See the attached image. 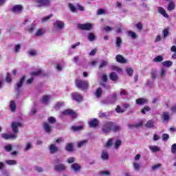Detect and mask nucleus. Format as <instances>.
I'll return each mask as SVG.
<instances>
[{"instance_id":"obj_1","label":"nucleus","mask_w":176,"mask_h":176,"mask_svg":"<svg viewBox=\"0 0 176 176\" xmlns=\"http://www.w3.org/2000/svg\"><path fill=\"white\" fill-rule=\"evenodd\" d=\"M19 127H23V124L21 122H12L11 124V129L13 133H2L1 135V138L3 140H16L17 138V135L19 133Z\"/></svg>"},{"instance_id":"obj_2","label":"nucleus","mask_w":176,"mask_h":176,"mask_svg":"<svg viewBox=\"0 0 176 176\" xmlns=\"http://www.w3.org/2000/svg\"><path fill=\"white\" fill-rule=\"evenodd\" d=\"M120 126L115 124V123L111 121L104 122L102 126V131L103 134H109L111 131L118 133V131H120Z\"/></svg>"},{"instance_id":"obj_3","label":"nucleus","mask_w":176,"mask_h":176,"mask_svg":"<svg viewBox=\"0 0 176 176\" xmlns=\"http://www.w3.org/2000/svg\"><path fill=\"white\" fill-rule=\"evenodd\" d=\"M76 87L81 90H86L89 87V82L80 79H76L75 82Z\"/></svg>"},{"instance_id":"obj_4","label":"nucleus","mask_w":176,"mask_h":176,"mask_svg":"<svg viewBox=\"0 0 176 176\" xmlns=\"http://www.w3.org/2000/svg\"><path fill=\"white\" fill-rule=\"evenodd\" d=\"M116 101H118V95H116V93H113L110 95V98L109 99L102 100V104L111 105L112 104H115Z\"/></svg>"},{"instance_id":"obj_5","label":"nucleus","mask_w":176,"mask_h":176,"mask_svg":"<svg viewBox=\"0 0 176 176\" xmlns=\"http://www.w3.org/2000/svg\"><path fill=\"white\" fill-rule=\"evenodd\" d=\"M36 3L37 8H46L50 6L52 0H36Z\"/></svg>"},{"instance_id":"obj_6","label":"nucleus","mask_w":176,"mask_h":176,"mask_svg":"<svg viewBox=\"0 0 176 176\" xmlns=\"http://www.w3.org/2000/svg\"><path fill=\"white\" fill-rule=\"evenodd\" d=\"M93 27H94V24L90 23L85 24L80 23L78 25V28H79V30H82V31H91V30L93 29Z\"/></svg>"},{"instance_id":"obj_7","label":"nucleus","mask_w":176,"mask_h":176,"mask_svg":"<svg viewBox=\"0 0 176 176\" xmlns=\"http://www.w3.org/2000/svg\"><path fill=\"white\" fill-rule=\"evenodd\" d=\"M68 115H70V116H72L73 118H76V113L71 109H66L62 111L59 115V118H60V119H63L64 116H67Z\"/></svg>"},{"instance_id":"obj_8","label":"nucleus","mask_w":176,"mask_h":176,"mask_svg":"<svg viewBox=\"0 0 176 176\" xmlns=\"http://www.w3.org/2000/svg\"><path fill=\"white\" fill-rule=\"evenodd\" d=\"M25 80V76H23L19 80V81L16 82V84L14 86L15 91H16V93L18 94L20 93V91H21V87H23V85Z\"/></svg>"},{"instance_id":"obj_9","label":"nucleus","mask_w":176,"mask_h":176,"mask_svg":"<svg viewBox=\"0 0 176 176\" xmlns=\"http://www.w3.org/2000/svg\"><path fill=\"white\" fill-rule=\"evenodd\" d=\"M65 25V24L63 21L57 20L54 23V27L56 28V30H59L60 31L64 30Z\"/></svg>"},{"instance_id":"obj_10","label":"nucleus","mask_w":176,"mask_h":176,"mask_svg":"<svg viewBox=\"0 0 176 176\" xmlns=\"http://www.w3.org/2000/svg\"><path fill=\"white\" fill-rule=\"evenodd\" d=\"M72 99L77 102H82V101H83V96H82V95H80V94L78 92H74L72 94Z\"/></svg>"},{"instance_id":"obj_11","label":"nucleus","mask_w":176,"mask_h":176,"mask_svg":"<svg viewBox=\"0 0 176 176\" xmlns=\"http://www.w3.org/2000/svg\"><path fill=\"white\" fill-rule=\"evenodd\" d=\"M31 25V26L28 28V31L31 34L34 32V30H35V25L31 23L30 20L28 19L25 20V21L23 22V25Z\"/></svg>"},{"instance_id":"obj_12","label":"nucleus","mask_w":176,"mask_h":176,"mask_svg":"<svg viewBox=\"0 0 176 176\" xmlns=\"http://www.w3.org/2000/svg\"><path fill=\"white\" fill-rule=\"evenodd\" d=\"M54 169L59 173H63V171H65V170H67V166L63 164H58L55 165Z\"/></svg>"},{"instance_id":"obj_13","label":"nucleus","mask_w":176,"mask_h":176,"mask_svg":"<svg viewBox=\"0 0 176 176\" xmlns=\"http://www.w3.org/2000/svg\"><path fill=\"white\" fill-rule=\"evenodd\" d=\"M23 9H24L23 6L16 5L12 8V12H13V13H21V12H23Z\"/></svg>"},{"instance_id":"obj_14","label":"nucleus","mask_w":176,"mask_h":176,"mask_svg":"<svg viewBox=\"0 0 176 176\" xmlns=\"http://www.w3.org/2000/svg\"><path fill=\"white\" fill-rule=\"evenodd\" d=\"M71 169L75 173H79L82 170V166L78 163H74L71 165Z\"/></svg>"},{"instance_id":"obj_15","label":"nucleus","mask_w":176,"mask_h":176,"mask_svg":"<svg viewBox=\"0 0 176 176\" xmlns=\"http://www.w3.org/2000/svg\"><path fill=\"white\" fill-rule=\"evenodd\" d=\"M49 151L51 155H54V153H57V152H58V148L56 146V144H52L49 146Z\"/></svg>"},{"instance_id":"obj_16","label":"nucleus","mask_w":176,"mask_h":176,"mask_svg":"<svg viewBox=\"0 0 176 176\" xmlns=\"http://www.w3.org/2000/svg\"><path fill=\"white\" fill-rule=\"evenodd\" d=\"M116 60L117 63H120V64H126L127 63V60L120 54L116 56Z\"/></svg>"},{"instance_id":"obj_17","label":"nucleus","mask_w":176,"mask_h":176,"mask_svg":"<svg viewBox=\"0 0 176 176\" xmlns=\"http://www.w3.org/2000/svg\"><path fill=\"white\" fill-rule=\"evenodd\" d=\"M99 124L100 121H98V120H97L96 118H94L89 122V127H94V129H96V127H97Z\"/></svg>"},{"instance_id":"obj_18","label":"nucleus","mask_w":176,"mask_h":176,"mask_svg":"<svg viewBox=\"0 0 176 176\" xmlns=\"http://www.w3.org/2000/svg\"><path fill=\"white\" fill-rule=\"evenodd\" d=\"M162 120L164 122H168L170 120V113L167 111H164L161 116Z\"/></svg>"},{"instance_id":"obj_19","label":"nucleus","mask_w":176,"mask_h":176,"mask_svg":"<svg viewBox=\"0 0 176 176\" xmlns=\"http://www.w3.org/2000/svg\"><path fill=\"white\" fill-rule=\"evenodd\" d=\"M157 10L158 13L162 14L164 17H165V19H168L169 16L167 12H166V10H164L163 7H158Z\"/></svg>"},{"instance_id":"obj_20","label":"nucleus","mask_w":176,"mask_h":176,"mask_svg":"<svg viewBox=\"0 0 176 176\" xmlns=\"http://www.w3.org/2000/svg\"><path fill=\"white\" fill-rule=\"evenodd\" d=\"M135 102L137 105H145V104H148V100L140 98H138L135 100Z\"/></svg>"},{"instance_id":"obj_21","label":"nucleus","mask_w":176,"mask_h":176,"mask_svg":"<svg viewBox=\"0 0 176 176\" xmlns=\"http://www.w3.org/2000/svg\"><path fill=\"white\" fill-rule=\"evenodd\" d=\"M49 101H50V96H44L41 100V102L44 104V105H47V104H49Z\"/></svg>"},{"instance_id":"obj_22","label":"nucleus","mask_w":176,"mask_h":176,"mask_svg":"<svg viewBox=\"0 0 176 176\" xmlns=\"http://www.w3.org/2000/svg\"><path fill=\"white\" fill-rule=\"evenodd\" d=\"M101 158L102 160H108V159H109V154H108L107 150H103L102 151Z\"/></svg>"},{"instance_id":"obj_23","label":"nucleus","mask_w":176,"mask_h":176,"mask_svg":"<svg viewBox=\"0 0 176 176\" xmlns=\"http://www.w3.org/2000/svg\"><path fill=\"white\" fill-rule=\"evenodd\" d=\"M43 127L45 133H50V131H52V127L47 122H43Z\"/></svg>"},{"instance_id":"obj_24","label":"nucleus","mask_w":176,"mask_h":176,"mask_svg":"<svg viewBox=\"0 0 176 176\" xmlns=\"http://www.w3.org/2000/svg\"><path fill=\"white\" fill-rule=\"evenodd\" d=\"M142 122H140L135 124H128V127L130 129H138V127H142Z\"/></svg>"},{"instance_id":"obj_25","label":"nucleus","mask_w":176,"mask_h":176,"mask_svg":"<svg viewBox=\"0 0 176 176\" xmlns=\"http://www.w3.org/2000/svg\"><path fill=\"white\" fill-rule=\"evenodd\" d=\"M32 148H33L32 142H29L25 144L23 150L25 152H28V151H30V149H32Z\"/></svg>"},{"instance_id":"obj_26","label":"nucleus","mask_w":176,"mask_h":176,"mask_svg":"<svg viewBox=\"0 0 176 176\" xmlns=\"http://www.w3.org/2000/svg\"><path fill=\"white\" fill-rule=\"evenodd\" d=\"M88 142L89 141L87 140H82V141L78 142V143H77L78 148H82V147L85 146V145L87 144Z\"/></svg>"},{"instance_id":"obj_27","label":"nucleus","mask_w":176,"mask_h":176,"mask_svg":"<svg viewBox=\"0 0 176 176\" xmlns=\"http://www.w3.org/2000/svg\"><path fill=\"white\" fill-rule=\"evenodd\" d=\"M109 79H111V80H113V81L118 80V74H116V72L111 73L109 75Z\"/></svg>"},{"instance_id":"obj_28","label":"nucleus","mask_w":176,"mask_h":176,"mask_svg":"<svg viewBox=\"0 0 176 176\" xmlns=\"http://www.w3.org/2000/svg\"><path fill=\"white\" fill-rule=\"evenodd\" d=\"M10 108L12 111V112H16V102H14V100H11L10 103Z\"/></svg>"},{"instance_id":"obj_29","label":"nucleus","mask_w":176,"mask_h":176,"mask_svg":"<svg viewBox=\"0 0 176 176\" xmlns=\"http://www.w3.org/2000/svg\"><path fill=\"white\" fill-rule=\"evenodd\" d=\"M102 94V89L101 87H98L95 93L96 97H97V98H100Z\"/></svg>"},{"instance_id":"obj_30","label":"nucleus","mask_w":176,"mask_h":176,"mask_svg":"<svg viewBox=\"0 0 176 176\" xmlns=\"http://www.w3.org/2000/svg\"><path fill=\"white\" fill-rule=\"evenodd\" d=\"M66 151L67 152H72L74 151V144L72 143H67L65 146Z\"/></svg>"},{"instance_id":"obj_31","label":"nucleus","mask_w":176,"mask_h":176,"mask_svg":"<svg viewBox=\"0 0 176 176\" xmlns=\"http://www.w3.org/2000/svg\"><path fill=\"white\" fill-rule=\"evenodd\" d=\"M151 79L153 80H155L156 79V78H157V70H156V69L151 70Z\"/></svg>"},{"instance_id":"obj_32","label":"nucleus","mask_w":176,"mask_h":176,"mask_svg":"<svg viewBox=\"0 0 176 176\" xmlns=\"http://www.w3.org/2000/svg\"><path fill=\"white\" fill-rule=\"evenodd\" d=\"M6 163L8 166H16L17 164V162L14 160H6Z\"/></svg>"},{"instance_id":"obj_33","label":"nucleus","mask_w":176,"mask_h":176,"mask_svg":"<svg viewBox=\"0 0 176 176\" xmlns=\"http://www.w3.org/2000/svg\"><path fill=\"white\" fill-rule=\"evenodd\" d=\"M70 130L72 131H80V130H83V126H73L70 128Z\"/></svg>"},{"instance_id":"obj_34","label":"nucleus","mask_w":176,"mask_h":176,"mask_svg":"<svg viewBox=\"0 0 176 176\" xmlns=\"http://www.w3.org/2000/svg\"><path fill=\"white\" fill-rule=\"evenodd\" d=\"M55 69H56V71L58 72H61V71H63V69H64V66H63L60 63H56L55 65Z\"/></svg>"},{"instance_id":"obj_35","label":"nucleus","mask_w":176,"mask_h":176,"mask_svg":"<svg viewBox=\"0 0 176 176\" xmlns=\"http://www.w3.org/2000/svg\"><path fill=\"white\" fill-rule=\"evenodd\" d=\"M167 9L169 11L174 10V9H175V3H174V1H170Z\"/></svg>"},{"instance_id":"obj_36","label":"nucleus","mask_w":176,"mask_h":176,"mask_svg":"<svg viewBox=\"0 0 176 176\" xmlns=\"http://www.w3.org/2000/svg\"><path fill=\"white\" fill-rule=\"evenodd\" d=\"M164 67H166L167 68H170L171 65H173V61L171 60H165L162 63Z\"/></svg>"},{"instance_id":"obj_37","label":"nucleus","mask_w":176,"mask_h":176,"mask_svg":"<svg viewBox=\"0 0 176 176\" xmlns=\"http://www.w3.org/2000/svg\"><path fill=\"white\" fill-rule=\"evenodd\" d=\"M149 149L151 151V152L154 153L159 152V151H160V148H159L157 146H150Z\"/></svg>"},{"instance_id":"obj_38","label":"nucleus","mask_w":176,"mask_h":176,"mask_svg":"<svg viewBox=\"0 0 176 176\" xmlns=\"http://www.w3.org/2000/svg\"><path fill=\"white\" fill-rule=\"evenodd\" d=\"M126 72L129 76H133V74H134V70L131 67H127L126 69Z\"/></svg>"},{"instance_id":"obj_39","label":"nucleus","mask_w":176,"mask_h":176,"mask_svg":"<svg viewBox=\"0 0 176 176\" xmlns=\"http://www.w3.org/2000/svg\"><path fill=\"white\" fill-rule=\"evenodd\" d=\"M88 40L90 42H93L94 41H96V35H94V33H89L88 35Z\"/></svg>"},{"instance_id":"obj_40","label":"nucleus","mask_w":176,"mask_h":176,"mask_svg":"<svg viewBox=\"0 0 176 176\" xmlns=\"http://www.w3.org/2000/svg\"><path fill=\"white\" fill-rule=\"evenodd\" d=\"M122 41L120 37L116 38V45L117 47H120L122 46Z\"/></svg>"},{"instance_id":"obj_41","label":"nucleus","mask_w":176,"mask_h":176,"mask_svg":"<svg viewBox=\"0 0 176 176\" xmlns=\"http://www.w3.org/2000/svg\"><path fill=\"white\" fill-rule=\"evenodd\" d=\"M46 31L43 29H38L37 32L36 33V36H42L43 34H45Z\"/></svg>"},{"instance_id":"obj_42","label":"nucleus","mask_w":176,"mask_h":176,"mask_svg":"<svg viewBox=\"0 0 176 176\" xmlns=\"http://www.w3.org/2000/svg\"><path fill=\"white\" fill-rule=\"evenodd\" d=\"M42 74V70L38 69L36 72H33L31 73L32 76H39L40 75Z\"/></svg>"},{"instance_id":"obj_43","label":"nucleus","mask_w":176,"mask_h":176,"mask_svg":"<svg viewBox=\"0 0 176 176\" xmlns=\"http://www.w3.org/2000/svg\"><path fill=\"white\" fill-rule=\"evenodd\" d=\"M155 122H153L152 120H148L146 124V127L151 128L154 127L155 126Z\"/></svg>"},{"instance_id":"obj_44","label":"nucleus","mask_w":176,"mask_h":176,"mask_svg":"<svg viewBox=\"0 0 176 176\" xmlns=\"http://www.w3.org/2000/svg\"><path fill=\"white\" fill-rule=\"evenodd\" d=\"M4 149L6 152H12L13 150V146L12 144H8L4 146Z\"/></svg>"},{"instance_id":"obj_45","label":"nucleus","mask_w":176,"mask_h":176,"mask_svg":"<svg viewBox=\"0 0 176 176\" xmlns=\"http://www.w3.org/2000/svg\"><path fill=\"white\" fill-rule=\"evenodd\" d=\"M160 167H162V164H157L153 165L151 167V170L153 171H157V170H159V168H160Z\"/></svg>"},{"instance_id":"obj_46","label":"nucleus","mask_w":176,"mask_h":176,"mask_svg":"<svg viewBox=\"0 0 176 176\" xmlns=\"http://www.w3.org/2000/svg\"><path fill=\"white\" fill-rule=\"evenodd\" d=\"M128 34L132 39H137V34L133 31L128 32Z\"/></svg>"},{"instance_id":"obj_47","label":"nucleus","mask_w":176,"mask_h":176,"mask_svg":"<svg viewBox=\"0 0 176 176\" xmlns=\"http://www.w3.org/2000/svg\"><path fill=\"white\" fill-rule=\"evenodd\" d=\"M133 166L135 171H140V168H141L140 164L137 162H133Z\"/></svg>"},{"instance_id":"obj_48","label":"nucleus","mask_w":176,"mask_h":176,"mask_svg":"<svg viewBox=\"0 0 176 176\" xmlns=\"http://www.w3.org/2000/svg\"><path fill=\"white\" fill-rule=\"evenodd\" d=\"M76 161V158L74 157H70L67 158V163H68L69 164H72V163H75Z\"/></svg>"},{"instance_id":"obj_49","label":"nucleus","mask_w":176,"mask_h":176,"mask_svg":"<svg viewBox=\"0 0 176 176\" xmlns=\"http://www.w3.org/2000/svg\"><path fill=\"white\" fill-rule=\"evenodd\" d=\"M151 111V107L148 106H145L142 109V113L143 115H145L147 112H149Z\"/></svg>"},{"instance_id":"obj_50","label":"nucleus","mask_w":176,"mask_h":176,"mask_svg":"<svg viewBox=\"0 0 176 176\" xmlns=\"http://www.w3.org/2000/svg\"><path fill=\"white\" fill-rule=\"evenodd\" d=\"M20 50H21V45L20 44L16 45L14 49V53H19Z\"/></svg>"},{"instance_id":"obj_51","label":"nucleus","mask_w":176,"mask_h":176,"mask_svg":"<svg viewBox=\"0 0 176 176\" xmlns=\"http://www.w3.org/2000/svg\"><path fill=\"white\" fill-rule=\"evenodd\" d=\"M154 63H160L163 61V56H157L153 59Z\"/></svg>"},{"instance_id":"obj_52","label":"nucleus","mask_w":176,"mask_h":176,"mask_svg":"<svg viewBox=\"0 0 176 176\" xmlns=\"http://www.w3.org/2000/svg\"><path fill=\"white\" fill-rule=\"evenodd\" d=\"M52 17H53V14H50V15L42 18L43 23H46V21H48V20H50Z\"/></svg>"},{"instance_id":"obj_53","label":"nucleus","mask_w":176,"mask_h":176,"mask_svg":"<svg viewBox=\"0 0 176 176\" xmlns=\"http://www.w3.org/2000/svg\"><path fill=\"white\" fill-rule=\"evenodd\" d=\"M100 174L102 176H109L111 175V172H109V170H102Z\"/></svg>"},{"instance_id":"obj_54","label":"nucleus","mask_w":176,"mask_h":176,"mask_svg":"<svg viewBox=\"0 0 176 176\" xmlns=\"http://www.w3.org/2000/svg\"><path fill=\"white\" fill-rule=\"evenodd\" d=\"M116 112H117V113H123V112H124V109H122L120 105H118L116 108Z\"/></svg>"},{"instance_id":"obj_55","label":"nucleus","mask_w":176,"mask_h":176,"mask_svg":"<svg viewBox=\"0 0 176 176\" xmlns=\"http://www.w3.org/2000/svg\"><path fill=\"white\" fill-rule=\"evenodd\" d=\"M169 32H168V29H164L163 31V38L166 39V38H167V36H168L169 35Z\"/></svg>"},{"instance_id":"obj_56","label":"nucleus","mask_w":176,"mask_h":176,"mask_svg":"<svg viewBox=\"0 0 176 176\" xmlns=\"http://www.w3.org/2000/svg\"><path fill=\"white\" fill-rule=\"evenodd\" d=\"M63 105H64V102H58L56 104L54 108H55V109H60V107H63Z\"/></svg>"},{"instance_id":"obj_57","label":"nucleus","mask_w":176,"mask_h":176,"mask_svg":"<svg viewBox=\"0 0 176 176\" xmlns=\"http://www.w3.org/2000/svg\"><path fill=\"white\" fill-rule=\"evenodd\" d=\"M120 145H122V140H117L115 143V146H114V148L116 149H118L119 146H120Z\"/></svg>"},{"instance_id":"obj_58","label":"nucleus","mask_w":176,"mask_h":176,"mask_svg":"<svg viewBox=\"0 0 176 176\" xmlns=\"http://www.w3.org/2000/svg\"><path fill=\"white\" fill-rule=\"evenodd\" d=\"M111 69L113 71H116V72H122V69L117 66H111Z\"/></svg>"},{"instance_id":"obj_59","label":"nucleus","mask_w":176,"mask_h":176,"mask_svg":"<svg viewBox=\"0 0 176 176\" xmlns=\"http://www.w3.org/2000/svg\"><path fill=\"white\" fill-rule=\"evenodd\" d=\"M69 7L71 12H76V7H75V6H74V4L69 3Z\"/></svg>"},{"instance_id":"obj_60","label":"nucleus","mask_w":176,"mask_h":176,"mask_svg":"<svg viewBox=\"0 0 176 176\" xmlns=\"http://www.w3.org/2000/svg\"><path fill=\"white\" fill-rule=\"evenodd\" d=\"M166 72H167V70L164 68H162L160 72V76L162 77L165 76Z\"/></svg>"},{"instance_id":"obj_61","label":"nucleus","mask_w":176,"mask_h":176,"mask_svg":"<svg viewBox=\"0 0 176 176\" xmlns=\"http://www.w3.org/2000/svg\"><path fill=\"white\" fill-rule=\"evenodd\" d=\"M170 138V135L167 133H164L162 135V140L163 141H167Z\"/></svg>"},{"instance_id":"obj_62","label":"nucleus","mask_w":176,"mask_h":176,"mask_svg":"<svg viewBox=\"0 0 176 176\" xmlns=\"http://www.w3.org/2000/svg\"><path fill=\"white\" fill-rule=\"evenodd\" d=\"M107 65H108V61L103 60L100 65V68H104V67H107Z\"/></svg>"},{"instance_id":"obj_63","label":"nucleus","mask_w":176,"mask_h":176,"mask_svg":"<svg viewBox=\"0 0 176 176\" xmlns=\"http://www.w3.org/2000/svg\"><path fill=\"white\" fill-rule=\"evenodd\" d=\"M48 122H49V123H52V124L56 123V118L54 117H52V116L49 117Z\"/></svg>"},{"instance_id":"obj_64","label":"nucleus","mask_w":176,"mask_h":176,"mask_svg":"<svg viewBox=\"0 0 176 176\" xmlns=\"http://www.w3.org/2000/svg\"><path fill=\"white\" fill-rule=\"evenodd\" d=\"M171 152L172 153H176V144H173L171 146Z\"/></svg>"}]
</instances>
